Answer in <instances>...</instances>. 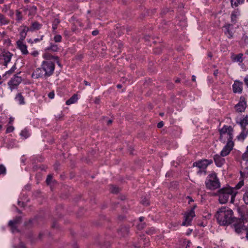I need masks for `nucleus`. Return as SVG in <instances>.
Listing matches in <instances>:
<instances>
[{
    "label": "nucleus",
    "instance_id": "obj_51",
    "mask_svg": "<svg viewBox=\"0 0 248 248\" xmlns=\"http://www.w3.org/2000/svg\"><path fill=\"white\" fill-rule=\"evenodd\" d=\"M163 122L161 121L158 123L157 126L158 128H160L163 127Z\"/></svg>",
    "mask_w": 248,
    "mask_h": 248
},
{
    "label": "nucleus",
    "instance_id": "obj_20",
    "mask_svg": "<svg viewBox=\"0 0 248 248\" xmlns=\"http://www.w3.org/2000/svg\"><path fill=\"white\" fill-rule=\"evenodd\" d=\"M129 232L128 228L126 226H122L119 230V233L122 236H124L128 234Z\"/></svg>",
    "mask_w": 248,
    "mask_h": 248
},
{
    "label": "nucleus",
    "instance_id": "obj_45",
    "mask_svg": "<svg viewBox=\"0 0 248 248\" xmlns=\"http://www.w3.org/2000/svg\"><path fill=\"white\" fill-rule=\"evenodd\" d=\"M155 231V230L152 228L150 229L148 231H147V233L151 235V234H153V233H154Z\"/></svg>",
    "mask_w": 248,
    "mask_h": 248
},
{
    "label": "nucleus",
    "instance_id": "obj_23",
    "mask_svg": "<svg viewBox=\"0 0 248 248\" xmlns=\"http://www.w3.org/2000/svg\"><path fill=\"white\" fill-rule=\"evenodd\" d=\"M243 129L242 132L238 136V139L244 140L248 134V130L246 129V128H242Z\"/></svg>",
    "mask_w": 248,
    "mask_h": 248
},
{
    "label": "nucleus",
    "instance_id": "obj_16",
    "mask_svg": "<svg viewBox=\"0 0 248 248\" xmlns=\"http://www.w3.org/2000/svg\"><path fill=\"white\" fill-rule=\"evenodd\" d=\"M214 161L218 167H221L225 162V159L218 155H216L214 157Z\"/></svg>",
    "mask_w": 248,
    "mask_h": 248
},
{
    "label": "nucleus",
    "instance_id": "obj_10",
    "mask_svg": "<svg viewBox=\"0 0 248 248\" xmlns=\"http://www.w3.org/2000/svg\"><path fill=\"white\" fill-rule=\"evenodd\" d=\"M21 78L18 76H15L9 81L8 85L11 90L15 89L21 82Z\"/></svg>",
    "mask_w": 248,
    "mask_h": 248
},
{
    "label": "nucleus",
    "instance_id": "obj_41",
    "mask_svg": "<svg viewBox=\"0 0 248 248\" xmlns=\"http://www.w3.org/2000/svg\"><path fill=\"white\" fill-rule=\"evenodd\" d=\"M6 172L5 168L2 165H0V175L5 174Z\"/></svg>",
    "mask_w": 248,
    "mask_h": 248
},
{
    "label": "nucleus",
    "instance_id": "obj_40",
    "mask_svg": "<svg viewBox=\"0 0 248 248\" xmlns=\"http://www.w3.org/2000/svg\"><path fill=\"white\" fill-rule=\"evenodd\" d=\"M62 36L61 35H56L54 37V40L55 42H60L62 41Z\"/></svg>",
    "mask_w": 248,
    "mask_h": 248
},
{
    "label": "nucleus",
    "instance_id": "obj_24",
    "mask_svg": "<svg viewBox=\"0 0 248 248\" xmlns=\"http://www.w3.org/2000/svg\"><path fill=\"white\" fill-rule=\"evenodd\" d=\"M15 99L20 104H24L25 103L24 97L21 93H18Z\"/></svg>",
    "mask_w": 248,
    "mask_h": 248
},
{
    "label": "nucleus",
    "instance_id": "obj_19",
    "mask_svg": "<svg viewBox=\"0 0 248 248\" xmlns=\"http://www.w3.org/2000/svg\"><path fill=\"white\" fill-rule=\"evenodd\" d=\"M193 166H196L202 170H205L207 168V165H206L205 162L204 161V160L199 162H194L193 164Z\"/></svg>",
    "mask_w": 248,
    "mask_h": 248
},
{
    "label": "nucleus",
    "instance_id": "obj_47",
    "mask_svg": "<svg viewBox=\"0 0 248 248\" xmlns=\"http://www.w3.org/2000/svg\"><path fill=\"white\" fill-rule=\"evenodd\" d=\"M204 161L205 162V164L206 165H207V166L209 165V164H211L212 163H213V160L212 159H210V160H208V159H204Z\"/></svg>",
    "mask_w": 248,
    "mask_h": 248
},
{
    "label": "nucleus",
    "instance_id": "obj_43",
    "mask_svg": "<svg viewBox=\"0 0 248 248\" xmlns=\"http://www.w3.org/2000/svg\"><path fill=\"white\" fill-rule=\"evenodd\" d=\"M52 179V176L51 175H48L46 179V183L47 185H49Z\"/></svg>",
    "mask_w": 248,
    "mask_h": 248
},
{
    "label": "nucleus",
    "instance_id": "obj_9",
    "mask_svg": "<svg viewBox=\"0 0 248 248\" xmlns=\"http://www.w3.org/2000/svg\"><path fill=\"white\" fill-rule=\"evenodd\" d=\"M233 145L234 144L232 141H227V144L221 152V156H225L229 155L232 149Z\"/></svg>",
    "mask_w": 248,
    "mask_h": 248
},
{
    "label": "nucleus",
    "instance_id": "obj_55",
    "mask_svg": "<svg viewBox=\"0 0 248 248\" xmlns=\"http://www.w3.org/2000/svg\"><path fill=\"white\" fill-rule=\"evenodd\" d=\"M31 55L34 57H36L38 55V52L37 51H35L31 53Z\"/></svg>",
    "mask_w": 248,
    "mask_h": 248
},
{
    "label": "nucleus",
    "instance_id": "obj_33",
    "mask_svg": "<svg viewBox=\"0 0 248 248\" xmlns=\"http://www.w3.org/2000/svg\"><path fill=\"white\" fill-rule=\"evenodd\" d=\"M20 135L26 139L29 137L30 134L29 131L26 129H25L21 131Z\"/></svg>",
    "mask_w": 248,
    "mask_h": 248
},
{
    "label": "nucleus",
    "instance_id": "obj_15",
    "mask_svg": "<svg viewBox=\"0 0 248 248\" xmlns=\"http://www.w3.org/2000/svg\"><path fill=\"white\" fill-rule=\"evenodd\" d=\"M16 44L22 54L26 55L28 53L27 46L23 44V41L18 40L16 42Z\"/></svg>",
    "mask_w": 248,
    "mask_h": 248
},
{
    "label": "nucleus",
    "instance_id": "obj_29",
    "mask_svg": "<svg viewBox=\"0 0 248 248\" xmlns=\"http://www.w3.org/2000/svg\"><path fill=\"white\" fill-rule=\"evenodd\" d=\"M46 50L56 52L59 50V47L56 45L51 44V46L49 47L46 48Z\"/></svg>",
    "mask_w": 248,
    "mask_h": 248
},
{
    "label": "nucleus",
    "instance_id": "obj_17",
    "mask_svg": "<svg viewBox=\"0 0 248 248\" xmlns=\"http://www.w3.org/2000/svg\"><path fill=\"white\" fill-rule=\"evenodd\" d=\"M42 24L39 23L37 21L32 22L31 24V25L29 29L30 31H35L39 30L42 27Z\"/></svg>",
    "mask_w": 248,
    "mask_h": 248
},
{
    "label": "nucleus",
    "instance_id": "obj_32",
    "mask_svg": "<svg viewBox=\"0 0 248 248\" xmlns=\"http://www.w3.org/2000/svg\"><path fill=\"white\" fill-rule=\"evenodd\" d=\"M16 20L18 22H20L23 19V16L21 14L19 10L16 11Z\"/></svg>",
    "mask_w": 248,
    "mask_h": 248
},
{
    "label": "nucleus",
    "instance_id": "obj_59",
    "mask_svg": "<svg viewBox=\"0 0 248 248\" xmlns=\"http://www.w3.org/2000/svg\"><path fill=\"white\" fill-rule=\"evenodd\" d=\"M196 80V77L195 76H192V80L195 81Z\"/></svg>",
    "mask_w": 248,
    "mask_h": 248
},
{
    "label": "nucleus",
    "instance_id": "obj_44",
    "mask_svg": "<svg viewBox=\"0 0 248 248\" xmlns=\"http://www.w3.org/2000/svg\"><path fill=\"white\" fill-rule=\"evenodd\" d=\"M14 128L13 126H10L7 128L6 132L7 133L12 132L14 130Z\"/></svg>",
    "mask_w": 248,
    "mask_h": 248
},
{
    "label": "nucleus",
    "instance_id": "obj_14",
    "mask_svg": "<svg viewBox=\"0 0 248 248\" xmlns=\"http://www.w3.org/2000/svg\"><path fill=\"white\" fill-rule=\"evenodd\" d=\"M243 83L235 80L232 85V90L234 93H241L242 91Z\"/></svg>",
    "mask_w": 248,
    "mask_h": 248
},
{
    "label": "nucleus",
    "instance_id": "obj_35",
    "mask_svg": "<svg viewBox=\"0 0 248 248\" xmlns=\"http://www.w3.org/2000/svg\"><path fill=\"white\" fill-rule=\"evenodd\" d=\"M243 200L245 204L248 205V190L244 194Z\"/></svg>",
    "mask_w": 248,
    "mask_h": 248
},
{
    "label": "nucleus",
    "instance_id": "obj_8",
    "mask_svg": "<svg viewBox=\"0 0 248 248\" xmlns=\"http://www.w3.org/2000/svg\"><path fill=\"white\" fill-rule=\"evenodd\" d=\"M247 107V103L245 98L241 96L240 98L239 102L235 106L236 110L238 112H242L244 111Z\"/></svg>",
    "mask_w": 248,
    "mask_h": 248
},
{
    "label": "nucleus",
    "instance_id": "obj_63",
    "mask_svg": "<svg viewBox=\"0 0 248 248\" xmlns=\"http://www.w3.org/2000/svg\"><path fill=\"white\" fill-rule=\"evenodd\" d=\"M247 233H246V238L248 240V230H246Z\"/></svg>",
    "mask_w": 248,
    "mask_h": 248
},
{
    "label": "nucleus",
    "instance_id": "obj_3",
    "mask_svg": "<svg viewBox=\"0 0 248 248\" xmlns=\"http://www.w3.org/2000/svg\"><path fill=\"white\" fill-rule=\"evenodd\" d=\"M219 139L223 142H225L227 139L228 141H232L233 137V128L232 126L224 125L219 130Z\"/></svg>",
    "mask_w": 248,
    "mask_h": 248
},
{
    "label": "nucleus",
    "instance_id": "obj_18",
    "mask_svg": "<svg viewBox=\"0 0 248 248\" xmlns=\"http://www.w3.org/2000/svg\"><path fill=\"white\" fill-rule=\"evenodd\" d=\"M22 27L23 29L20 33V39L19 40L20 41H23L27 36V32L30 31L28 27L22 26Z\"/></svg>",
    "mask_w": 248,
    "mask_h": 248
},
{
    "label": "nucleus",
    "instance_id": "obj_46",
    "mask_svg": "<svg viewBox=\"0 0 248 248\" xmlns=\"http://www.w3.org/2000/svg\"><path fill=\"white\" fill-rule=\"evenodd\" d=\"M145 227V224L144 223H140L137 226L138 229L139 230H142Z\"/></svg>",
    "mask_w": 248,
    "mask_h": 248
},
{
    "label": "nucleus",
    "instance_id": "obj_13",
    "mask_svg": "<svg viewBox=\"0 0 248 248\" xmlns=\"http://www.w3.org/2000/svg\"><path fill=\"white\" fill-rule=\"evenodd\" d=\"M32 77L34 78H38L43 77H46L44 69L41 68H37L32 74Z\"/></svg>",
    "mask_w": 248,
    "mask_h": 248
},
{
    "label": "nucleus",
    "instance_id": "obj_49",
    "mask_svg": "<svg viewBox=\"0 0 248 248\" xmlns=\"http://www.w3.org/2000/svg\"><path fill=\"white\" fill-rule=\"evenodd\" d=\"M54 92H51L48 93V96L50 99H53L54 97Z\"/></svg>",
    "mask_w": 248,
    "mask_h": 248
},
{
    "label": "nucleus",
    "instance_id": "obj_1",
    "mask_svg": "<svg viewBox=\"0 0 248 248\" xmlns=\"http://www.w3.org/2000/svg\"><path fill=\"white\" fill-rule=\"evenodd\" d=\"M215 216L219 224L222 226L232 223L236 219L233 217L232 211L229 208L224 207L219 209Z\"/></svg>",
    "mask_w": 248,
    "mask_h": 248
},
{
    "label": "nucleus",
    "instance_id": "obj_31",
    "mask_svg": "<svg viewBox=\"0 0 248 248\" xmlns=\"http://www.w3.org/2000/svg\"><path fill=\"white\" fill-rule=\"evenodd\" d=\"M230 26V25H226L224 27L225 28L226 31H225V33L226 35H228V37L229 38H231L232 36V31H231L229 28Z\"/></svg>",
    "mask_w": 248,
    "mask_h": 248
},
{
    "label": "nucleus",
    "instance_id": "obj_34",
    "mask_svg": "<svg viewBox=\"0 0 248 248\" xmlns=\"http://www.w3.org/2000/svg\"><path fill=\"white\" fill-rule=\"evenodd\" d=\"M60 23V20L56 18L54 19L53 24H52V29L54 31L56 30L57 28L58 25Z\"/></svg>",
    "mask_w": 248,
    "mask_h": 248
},
{
    "label": "nucleus",
    "instance_id": "obj_25",
    "mask_svg": "<svg viewBox=\"0 0 248 248\" xmlns=\"http://www.w3.org/2000/svg\"><path fill=\"white\" fill-rule=\"evenodd\" d=\"M239 124L242 128H246V125L248 124V116H246L243 118V119L239 122Z\"/></svg>",
    "mask_w": 248,
    "mask_h": 248
},
{
    "label": "nucleus",
    "instance_id": "obj_28",
    "mask_svg": "<svg viewBox=\"0 0 248 248\" xmlns=\"http://www.w3.org/2000/svg\"><path fill=\"white\" fill-rule=\"evenodd\" d=\"M9 20L6 19L5 16L0 14V23L1 25H6L8 24Z\"/></svg>",
    "mask_w": 248,
    "mask_h": 248
},
{
    "label": "nucleus",
    "instance_id": "obj_36",
    "mask_svg": "<svg viewBox=\"0 0 248 248\" xmlns=\"http://www.w3.org/2000/svg\"><path fill=\"white\" fill-rule=\"evenodd\" d=\"M242 159L245 160H248V146L247 147L246 152L242 155Z\"/></svg>",
    "mask_w": 248,
    "mask_h": 248
},
{
    "label": "nucleus",
    "instance_id": "obj_52",
    "mask_svg": "<svg viewBox=\"0 0 248 248\" xmlns=\"http://www.w3.org/2000/svg\"><path fill=\"white\" fill-rule=\"evenodd\" d=\"M244 82L248 87V76H247L244 78Z\"/></svg>",
    "mask_w": 248,
    "mask_h": 248
},
{
    "label": "nucleus",
    "instance_id": "obj_5",
    "mask_svg": "<svg viewBox=\"0 0 248 248\" xmlns=\"http://www.w3.org/2000/svg\"><path fill=\"white\" fill-rule=\"evenodd\" d=\"M41 66L45 71L46 77H49L53 73L55 64L53 62L50 61H44Z\"/></svg>",
    "mask_w": 248,
    "mask_h": 248
},
{
    "label": "nucleus",
    "instance_id": "obj_37",
    "mask_svg": "<svg viewBox=\"0 0 248 248\" xmlns=\"http://www.w3.org/2000/svg\"><path fill=\"white\" fill-rule=\"evenodd\" d=\"M119 188L116 186H111V187L110 188V191L111 192L113 193H117L119 192Z\"/></svg>",
    "mask_w": 248,
    "mask_h": 248
},
{
    "label": "nucleus",
    "instance_id": "obj_48",
    "mask_svg": "<svg viewBox=\"0 0 248 248\" xmlns=\"http://www.w3.org/2000/svg\"><path fill=\"white\" fill-rule=\"evenodd\" d=\"M244 185L243 181L240 182L236 186V187L237 189H239Z\"/></svg>",
    "mask_w": 248,
    "mask_h": 248
},
{
    "label": "nucleus",
    "instance_id": "obj_60",
    "mask_svg": "<svg viewBox=\"0 0 248 248\" xmlns=\"http://www.w3.org/2000/svg\"><path fill=\"white\" fill-rule=\"evenodd\" d=\"M112 122V121L111 120H109L108 121V124L109 125V124H110Z\"/></svg>",
    "mask_w": 248,
    "mask_h": 248
},
{
    "label": "nucleus",
    "instance_id": "obj_62",
    "mask_svg": "<svg viewBox=\"0 0 248 248\" xmlns=\"http://www.w3.org/2000/svg\"><path fill=\"white\" fill-rule=\"evenodd\" d=\"M235 17H236V15L233 14H232V19H233V18H235Z\"/></svg>",
    "mask_w": 248,
    "mask_h": 248
},
{
    "label": "nucleus",
    "instance_id": "obj_7",
    "mask_svg": "<svg viewBox=\"0 0 248 248\" xmlns=\"http://www.w3.org/2000/svg\"><path fill=\"white\" fill-rule=\"evenodd\" d=\"M21 220L22 217L18 216L16 217L13 220L9 221L8 225L10 227L13 232L18 231L17 228V225L20 224Z\"/></svg>",
    "mask_w": 248,
    "mask_h": 248
},
{
    "label": "nucleus",
    "instance_id": "obj_56",
    "mask_svg": "<svg viewBox=\"0 0 248 248\" xmlns=\"http://www.w3.org/2000/svg\"><path fill=\"white\" fill-rule=\"evenodd\" d=\"M8 8H9L8 6L7 5H4V8H3V10L5 12H6Z\"/></svg>",
    "mask_w": 248,
    "mask_h": 248
},
{
    "label": "nucleus",
    "instance_id": "obj_26",
    "mask_svg": "<svg viewBox=\"0 0 248 248\" xmlns=\"http://www.w3.org/2000/svg\"><path fill=\"white\" fill-rule=\"evenodd\" d=\"M236 221H238L239 220H240L242 222H247L248 221V213H247L246 214H243L241 215V218L238 219L236 218Z\"/></svg>",
    "mask_w": 248,
    "mask_h": 248
},
{
    "label": "nucleus",
    "instance_id": "obj_39",
    "mask_svg": "<svg viewBox=\"0 0 248 248\" xmlns=\"http://www.w3.org/2000/svg\"><path fill=\"white\" fill-rule=\"evenodd\" d=\"M36 7L32 6L29 9L30 15H34L36 11Z\"/></svg>",
    "mask_w": 248,
    "mask_h": 248
},
{
    "label": "nucleus",
    "instance_id": "obj_11",
    "mask_svg": "<svg viewBox=\"0 0 248 248\" xmlns=\"http://www.w3.org/2000/svg\"><path fill=\"white\" fill-rule=\"evenodd\" d=\"M12 56L13 54L8 51H3L2 52L0 57L4 61L3 65L4 66H7V63L11 61Z\"/></svg>",
    "mask_w": 248,
    "mask_h": 248
},
{
    "label": "nucleus",
    "instance_id": "obj_6",
    "mask_svg": "<svg viewBox=\"0 0 248 248\" xmlns=\"http://www.w3.org/2000/svg\"><path fill=\"white\" fill-rule=\"evenodd\" d=\"M195 207V206H194L193 208L191 209L189 212L185 214L184 216V221L183 222L182 224V226H188L190 225L193 217L195 216L194 211V209Z\"/></svg>",
    "mask_w": 248,
    "mask_h": 248
},
{
    "label": "nucleus",
    "instance_id": "obj_12",
    "mask_svg": "<svg viewBox=\"0 0 248 248\" xmlns=\"http://www.w3.org/2000/svg\"><path fill=\"white\" fill-rule=\"evenodd\" d=\"M233 223V227L237 233L240 234L245 230L244 228V222H242L240 220H239L237 222L235 221Z\"/></svg>",
    "mask_w": 248,
    "mask_h": 248
},
{
    "label": "nucleus",
    "instance_id": "obj_38",
    "mask_svg": "<svg viewBox=\"0 0 248 248\" xmlns=\"http://www.w3.org/2000/svg\"><path fill=\"white\" fill-rule=\"evenodd\" d=\"M141 203L145 206H147L149 204V200L146 198H142Z\"/></svg>",
    "mask_w": 248,
    "mask_h": 248
},
{
    "label": "nucleus",
    "instance_id": "obj_42",
    "mask_svg": "<svg viewBox=\"0 0 248 248\" xmlns=\"http://www.w3.org/2000/svg\"><path fill=\"white\" fill-rule=\"evenodd\" d=\"M16 65H14L11 68L10 70L8 71L6 74H11L12 73H13L14 72V71L16 70Z\"/></svg>",
    "mask_w": 248,
    "mask_h": 248
},
{
    "label": "nucleus",
    "instance_id": "obj_2",
    "mask_svg": "<svg viewBox=\"0 0 248 248\" xmlns=\"http://www.w3.org/2000/svg\"><path fill=\"white\" fill-rule=\"evenodd\" d=\"M236 194L234 189L230 186L220 189L218 191L219 202L221 204L225 203L231 197V202L233 203Z\"/></svg>",
    "mask_w": 248,
    "mask_h": 248
},
{
    "label": "nucleus",
    "instance_id": "obj_64",
    "mask_svg": "<svg viewBox=\"0 0 248 248\" xmlns=\"http://www.w3.org/2000/svg\"><path fill=\"white\" fill-rule=\"evenodd\" d=\"M208 56L209 57L211 58L212 57V53L211 52H209L208 54Z\"/></svg>",
    "mask_w": 248,
    "mask_h": 248
},
{
    "label": "nucleus",
    "instance_id": "obj_58",
    "mask_svg": "<svg viewBox=\"0 0 248 248\" xmlns=\"http://www.w3.org/2000/svg\"><path fill=\"white\" fill-rule=\"evenodd\" d=\"M144 219V217H140L139 218V220H140V222H142L143 221Z\"/></svg>",
    "mask_w": 248,
    "mask_h": 248
},
{
    "label": "nucleus",
    "instance_id": "obj_50",
    "mask_svg": "<svg viewBox=\"0 0 248 248\" xmlns=\"http://www.w3.org/2000/svg\"><path fill=\"white\" fill-rule=\"evenodd\" d=\"M243 39L244 42L245 43V44H248V36H243Z\"/></svg>",
    "mask_w": 248,
    "mask_h": 248
},
{
    "label": "nucleus",
    "instance_id": "obj_30",
    "mask_svg": "<svg viewBox=\"0 0 248 248\" xmlns=\"http://www.w3.org/2000/svg\"><path fill=\"white\" fill-rule=\"evenodd\" d=\"M44 58H45L46 60H47L48 61H49V60H50L51 59H56L57 60H58V57L57 56H52L49 53H45L44 55Z\"/></svg>",
    "mask_w": 248,
    "mask_h": 248
},
{
    "label": "nucleus",
    "instance_id": "obj_22",
    "mask_svg": "<svg viewBox=\"0 0 248 248\" xmlns=\"http://www.w3.org/2000/svg\"><path fill=\"white\" fill-rule=\"evenodd\" d=\"M78 100V96L77 94H74L71 97H70L66 102V104L67 105H71L77 102Z\"/></svg>",
    "mask_w": 248,
    "mask_h": 248
},
{
    "label": "nucleus",
    "instance_id": "obj_54",
    "mask_svg": "<svg viewBox=\"0 0 248 248\" xmlns=\"http://www.w3.org/2000/svg\"><path fill=\"white\" fill-rule=\"evenodd\" d=\"M18 248H25L24 244L23 243H20Z\"/></svg>",
    "mask_w": 248,
    "mask_h": 248
},
{
    "label": "nucleus",
    "instance_id": "obj_53",
    "mask_svg": "<svg viewBox=\"0 0 248 248\" xmlns=\"http://www.w3.org/2000/svg\"><path fill=\"white\" fill-rule=\"evenodd\" d=\"M98 33H99V31L98 30H94L92 31V34L94 36L97 35L98 34Z\"/></svg>",
    "mask_w": 248,
    "mask_h": 248
},
{
    "label": "nucleus",
    "instance_id": "obj_27",
    "mask_svg": "<svg viewBox=\"0 0 248 248\" xmlns=\"http://www.w3.org/2000/svg\"><path fill=\"white\" fill-rule=\"evenodd\" d=\"M245 0H231V3L232 6L237 7L239 5L242 4Z\"/></svg>",
    "mask_w": 248,
    "mask_h": 248
},
{
    "label": "nucleus",
    "instance_id": "obj_61",
    "mask_svg": "<svg viewBox=\"0 0 248 248\" xmlns=\"http://www.w3.org/2000/svg\"><path fill=\"white\" fill-rule=\"evenodd\" d=\"M18 205H20V206H23L24 203H23V202H19H19H18Z\"/></svg>",
    "mask_w": 248,
    "mask_h": 248
},
{
    "label": "nucleus",
    "instance_id": "obj_21",
    "mask_svg": "<svg viewBox=\"0 0 248 248\" xmlns=\"http://www.w3.org/2000/svg\"><path fill=\"white\" fill-rule=\"evenodd\" d=\"M243 54L239 53L238 55H232V59L233 61L235 62H243Z\"/></svg>",
    "mask_w": 248,
    "mask_h": 248
},
{
    "label": "nucleus",
    "instance_id": "obj_57",
    "mask_svg": "<svg viewBox=\"0 0 248 248\" xmlns=\"http://www.w3.org/2000/svg\"><path fill=\"white\" fill-rule=\"evenodd\" d=\"M218 73V70H216L214 71V75L215 76H217V75Z\"/></svg>",
    "mask_w": 248,
    "mask_h": 248
},
{
    "label": "nucleus",
    "instance_id": "obj_4",
    "mask_svg": "<svg viewBox=\"0 0 248 248\" xmlns=\"http://www.w3.org/2000/svg\"><path fill=\"white\" fill-rule=\"evenodd\" d=\"M207 188L214 190L220 187V183L215 173L209 175L208 180L206 182Z\"/></svg>",
    "mask_w": 248,
    "mask_h": 248
}]
</instances>
